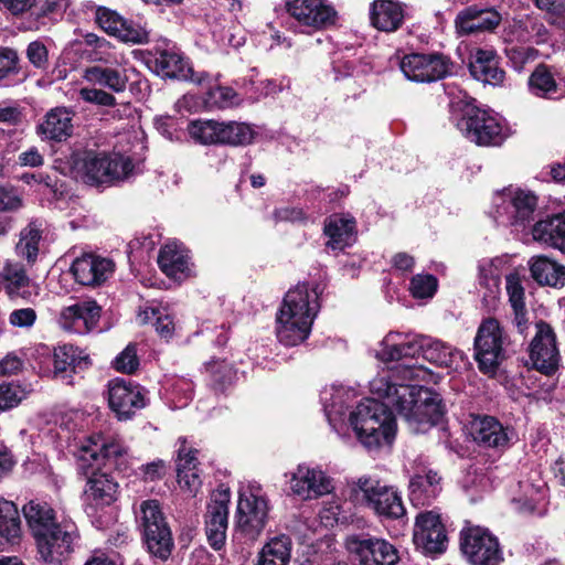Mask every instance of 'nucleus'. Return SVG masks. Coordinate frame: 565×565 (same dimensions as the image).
I'll return each instance as SVG.
<instances>
[{"label":"nucleus","instance_id":"nucleus-6","mask_svg":"<svg viewBox=\"0 0 565 565\" xmlns=\"http://www.w3.org/2000/svg\"><path fill=\"white\" fill-rule=\"evenodd\" d=\"M451 119L471 142L480 147H497L505 140L498 118L477 105L475 98H455L449 104Z\"/></svg>","mask_w":565,"mask_h":565},{"label":"nucleus","instance_id":"nucleus-34","mask_svg":"<svg viewBox=\"0 0 565 565\" xmlns=\"http://www.w3.org/2000/svg\"><path fill=\"white\" fill-rule=\"evenodd\" d=\"M440 481L441 477L434 470H428L425 475H415L409 481L411 500L430 504L441 491Z\"/></svg>","mask_w":565,"mask_h":565},{"label":"nucleus","instance_id":"nucleus-35","mask_svg":"<svg viewBox=\"0 0 565 565\" xmlns=\"http://www.w3.org/2000/svg\"><path fill=\"white\" fill-rule=\"evenodd\" d=\"M209 374V386L215 394H225L234 384L236 379V369L225 359H212L204 363Z\"/></svg>","mask_w":565,"mask_h":565},{"label":"nucleus","instance_id":"nucleus-5","mask_svg":"<svg viewBox=\"0 0 565 565\" xmlns=\"http://www.w3.org/2000/svg\"><path fill=\"white\" fill-rule=\"evenodd\" d=\"M71 164L85 184L96 188L109 186L127 179L135 168L129 157L93 149L74 152Z\"/></svg>","mask_w":565,"mask_h":565},{"label":"nucleus","instance_id":"nucleus-52","mask_svg":"<svg viewBox=\"0 0 565 565\" xmlns=\"http://www.w3.org/2000/svg\"><path fill=\"white\" fill-rule=\"evenodd\" d=\"M236 97L237 94L232 87L215 86L209 89L206 103L213 104L218 108H225L232 105Z\"/></svg>","mask_w":565,"mask_h":565},{"label":"nucleus","instance_id":"nucleus-7","mask_svg":"<svg viewBox=\"0 0 565 565\" xmlns=\"http://www.w3.org/2000/svg\"><path fill=\"white\" fill-rule=\"evenodd\" d=\"M141 61L162 79L188 82L201 85L209 78L205 72H195L193 64L175 44L168 40L157 41L140 52Z\"/></svg>","mask_w":565,"mask_h":565},{"label":"nucleus","instance_id":"nucleus-46","mask_svg":"<svg viewBox=\"0 0 565 565\" xmlns=\"http://www.w3.org/2000/svg\"><path fill=\"white\" fill-rule=\"evenodd\" d=\"M315 475L310 468L298 466L297 472L292 473L290 488L294 494L302 499H311Z\"/></svg>","mask_w":565,"mask_h":565},{"label":"nucleus","instance_id":"nucleus-30","mask_svg":"<svg viewBox=\"0 0 565 565\" xmlns=\"http://www.w3.org/2000/svg\"><path fill=\"white\" fill-rule=\"evenodd\" d=\"M160 270L173 280H184L191 276L188 250L177 243L162 246L158 255Z\"/></svg>","mask_w":565,"mask_h":565},{"label":"nucleus","instance_id":"nucleus-63","mask_svg":"<svg viewBox=\"0 0 565 565\" xmlns=\"http://www.w3.org/2000/svg\"><path fill=\"white\" fill-rule=\"evenodd\" d=\"M177 481L182 489H186L194 494L201 487V479L196 469L177 468Z\"/></svg>","mask_w":565,"mask_h":565},{"label":"nucleus","instance_id":"nucleus-12","mask_svg":"<svg viewBox=\"0 0 565 565\" xmlns=\"http://www.w3.org/2000/svg\"><path fill=\"white\" fill-rule=\"evenodd\" d=\"M399 67L409 81L417 83H434L456 74V63L443 52L405 54Z\"/></svg>","mask_w":565,"mask_h":565},{"label":"nucleus","instance_id":"nucleus-58","mask_svg":"<svg viewBox=\"0 0 565 565\" xmlns=\"http://www.w3.org/2000/svg\"><path fill=\"white\" fill-rule=\"evenodd\" d=\"M140 475L143 481L154 482L162 480L168 472V465L162 459H156L151 462L141 465Z\"/></svg>","mask_w":565,"mask_h":565},{"label":"nucleus","instance_id":"nucleus-62","mask_svg":"<svg viewBox=\"0 0 565 565\" xmlns=\"http://www.w3.org/2000/svg\"><path fill=\"white\" fill-rule=\"evenodd\" d=\"M26 57L36 68H45L47 66V49L39 41H33L28 45Z\"/></svg>","mask_w":565,"mask_h":565},{"label":"nucleus","instance_id":"nucleus-57","mask_svg":"<svg viewBox=\"0 0 565 565\" xmlns=\"http://www.w3.org/2000/svg\"><path fill=\"white\" fill-rule=\"evenodd\" d=\"M79 95L84 102L98 106L114 107L117 104L115 96L103 89L85 87L79 90Z\"/></svg>","mask_w":565,"mask_h":565},{"label":"nucleus","instance_id":"nucleus-43","mask_svg":"<svg viewBox=\"0 0 565 565\" xmlns=\"http://www.w3.org/2000/svg\"><path fill=\"white\" fill-rule=\"evenodd\" d=\"M455 354L447 343L426 337L422 356L429 363L440 367H451Z\"/></svg>","mask_w":565,"mask_h":565},{"label":"nucleus","instance_id":"nucleus-33","mask_svg":"<svg viewBox=\"0 0 565 565\" xmlns=\"http://www.w3.org/2000/svg\"><path fill=\"white\" fill-rule=\"evenodd\" d=\"M532 278L541 286L562 288L565 286V266L547 256L540 255L530 260Z\"/></svg>","mask_w":565,"mask_h":565},{"label":"nucleus","instance_id":"nucleus-2","mask_svg":"<svg viewBox=\"0 0 565 565\" xmlns=\"http://www.w3.org/2000/svg\"><path fill=\"white\" fill-rule=\"evenodd\" d=\"M22 513L40 558L61 565L74 551V533L57 522L55 510L46 501L30 500L22 507Z\"/></svg>","mask_w":565,"mask_h":565},{"label":"nucleus","instance_id":"nucleus-27","mask_svg":"<svg viewBox=\"0 0 565 565\" xmlns=\"http://www.w3.org/2000/svg\"><path fill=\"white\" fill-rule=\"evenodd\" d=\"M75 113L65 106L51 108L44 116L36 131L42 139L64 141L73 135V117Z\"/></svg>","mask_w":565,"mask_h":565},{"label":"nucleus","instance_id":"nucleus-51","mask_svg":"<svg viewBox=\"0 0 565 565\" xmlns=\"http://www.w3.org/2000/svg\"><path fill=\"white\" fill-rule=\"evenodd\" d=\"M21 180L26 184H43L46 186L50 192L57 198V195H62V191L60 186H62L61 180L56 175H50L43 172H32V173H23Z\"/></svg>","mask_w":565,"mask_h":565},{"label":"nucleus","instance_id":"nucleus-31","mask_svg":"<svg viewBox=\"0 0 565 565\" xmlns=\"http://www.w3.org/2000/svg\"><path fill=\"white\" fill-rule=\"evenodd\" d=\"M21 536L22 521L18 505L13 501L0 498V552L19 544Z\"/></svg>","mask_w":565,"mask_h":565},{"label":"nucleus","instance_id":"nucleus-23","mask_svg":"<svg viewBox=\"0 0 565 565\" xmlns=\"http://www.w3.org/2000/svg\"><path fill=\"white\" fill-rule=\"evenodd\" d=\"M468 70L471 77L483 85L501 86L507 76L502 58L494 49H475L469 57Z\"/></svg>","mask_w":565,"mask_h":565},{"label":"nucleus","instance_id":"nucleus-21","mask_svg":"<svg viewBox=\"0 0 565 565\" xmlns=\"http://www.w3.org/2000/svg\"><path fill=\"white\" fill-rule=\"evenodd\" d=\"M269 504L265 495L249 492L239 493L237 503V526L248 539L255 540L268 522Z\"/></svg>","mask_w":565,"mask_h":565},{"label":"nucleus","instance_id":"nucleus-17","mask_svg":"<svg viewBox=\"0 0 565 565\" xmlns=\"http://www.w3.org/2000/svg\"><path fill=\"white\" fill-rule=\"evenodd\" d=\"M231 490L221 483L212 493L205 513V532L207 542L214 551L225 546Z\"/></svg>","mask_w":565,"mask_h":565},{"label":"nucleus","instance_id":"nucleus-26","mask_svg":"<svg viewBox=\"0 0 565 565\" xmlns=\"http://www.w3.org/2000/svg\"><path fill=\"white\" fill-rule=\"evenodd\" d=\"M323 234L329 238L326 247L343 250L355 242L356 220L350 213H333L324 220Z\"/></svg>","mask_w":565,"mask_h":565},{"label":"nucleus","instance_id":"nucleus-10","mask_svg":"<svg viewBox=\"0 0 565 565\" xmlns=\"http://www.w3.org/2000/svg\"><path fill=\"white\" fill-rule=\"evenodd\" d=\"M459 550L469 565H501L504 554L488 527L468 523L459 532Z\"/></svg>","mask_w":565,"mask_h":565},{"label":"nucleus","instance_id":"nucleus-64","mask_svg":"<svg viewBox=\"0 0 565 565\" xmlns=\"http://www.w3.org/2000/svg\"><path fill=\"white\" fill-rule=\"evenodd\" d=\"M36 312L32 308H22L13 310L10 313L9 321L14 327L28 328L34 324Z\"/></svg>","mask_w":565,"mask_h":565},{"label":"nucleus","instance_id":"nucleus-22","mask_svg":"<svg viewBox=\"0 0 565 565\" xmlns=\"http://www.w3.org/2000/svg\"><path fill=\"white\" fill-rule=\"evenodd\" d=\"M502 20V14L494 7L475 3L467 6L457 13L455 28L461 36L494 33Z\"/></svg>","mask_w":565,"mask_h":565},{"label":"nucleus","instance_id":"nucleus-45","mask_svg":"<svg viewBox=\"0 0 565 565\" xmlns=\"http://www.w3.org/2000/svg\"><path fill=\"white\" fill-rule=\"evenodd\" d=\"M438 289V279L431 274H417L411 278L409 292L415 299L434 297Z\"/></svg>","mask_w":565,"mask_h":565},{"label":"nucleus","instance_id":"nucleus-39","mask_svg":"<svg viewBox=\"0 0 565 565\" xmlns=\"http://www.w3.org/2000/svg\"><path fill=\"white\" fill-rule=\"evenodd\" d=\"M4 289L11 299H28L31 296L30 278L23 266L8 265L2 273Z\"/></svg>","mask_w":565,"mask_h":565},{"label":"nucleus","instance_id":"nucleus-50","mask_svg":"<svg viewBox=\"0 0 565 565\" xmlns=\"http://www.w3.org/2000/svg\"><path fill=\"white\" fill-rule=\"evenodd\" d=\"M82 318L81 303L76 302L62 309L60 320L64 329L82 333Z\"/></svg>","mask_w":565,"mask_h":565},{"label":"nucleus","instance_id":"nucleus-37","mask_svg":"<svg viewBox=\"0 0 565 565\" xmlns=\"http://www.w3.org/2000/svg\"><path fill=\"white\" fill-rule=\"evenodd\" d=\"M425 341L426 337L414 335L405 339L401 343L388 344L386 342L380 352V359L387 363L399 361L404 358L419 356L423 354Z\"/></svg>","mask_w":565,"mask_h":565},{"label":"nucleus","instance_id":"nucleus-32","mask_svg":"<svg viewBox=\"0 0 565 565\" xmlns=\"http://www.w3.org/2000/svg\"><path fill=\"white\" fill-rule=\"evenodd\" d=\"M532 234L535 241L565 252V211L548 215L546 218L536 222Z\"/></svg>","mask_w":565,"mask_h":565},{"label":"nucleus","instance_id":"nucleus-44","mask_svg":"<svg viewBox=\"0 0 565 565\" xmlns=\"http://www.w3.org/2000/svg\"><path fill=\"white\" fill-rule=\"evenodd\" d=\"M97 450H92L90 457L94 460L102 459L104 466H107L110 461L121 456L125 450L128 449L122 441L116 438L105 439L102 435L92 436L88 439Z\"/></svg>","mask_w":565,"mask_h":565},{"label":"nucleus","instance_id":"nucleus-28","mask_svg":"<svg viewBox=\"0 0 565 565\" xmlns=\"http://www.w3.org/2000/svg\"><path fill=\"white\" fill-rule=\"evenodd\" d=\"M92 365L90 358L84 350L71 343L54 348V374L62 379H72L73 374L84 371Z\"/></svg>","mask_w":565,"mask_h":565},{"label":"nucleus","instance_id":"nucleus-55","mask_svg":"<svg viewBox=\"0 0 565 565\" xmlns=\"http://www.w3.org/2000/svg\"><path fill=\"white\" fill-rule=\"evenodd\" d=\"M21 393L20 386L12 383L0 384V412L17 407L22 401Z\"/></svg>","mask_w":565,"mask_h":565},{"label":"nucleus","instance_id":"nucleus-18","mask_svg":"<svg viewBox=\"0 0 565 565\" xmlns=\"http://www.w3.org/2000/svg\"><path fill=\"white\" fill-rule=\"evenodd\" d=\"M536 333L531 341L529 355L532 366L540 373L551 376L559 366V350L554 329L550 323L540 320L535 323Z\"/></svg>","mask_w":565,"mask_h":565},{"label":"nucleus","instance_id":"nucleus-61","mask_svg":"<svg viewBox=\"0 0 565 565\" xmlns=\"http://www.w3.org/2000/svg\"><path fill=\"white\" fill-rule=\"evenodd\" d=\"M507 292L512 308L525 306L524 288L518 276L509 275L507 277Z\"/></svg>","mask_w":565,"mask_h":565},{"label":"nucleus","instance_id":"nucleus-41","mask_svg":"<svg viewBox=\"0 0 565 565\" xmlns=\"http://www.w3.org/2000/svg\"><path fill=\"white\" fill-rule=\"evenodd\" d=\"M513 224L525 227L534 221L537 196L531 192L518 190L512 198Z\"/></svg>","mask_w":565,"mask_h":565},{"label":"nucleus","instance_id":"nucleus-56","mask_svg":"<svg viewBox=\"0 0 565 565\" xmlns=\"http://www.w3.org/2000/svg\"><path fill=\"white\" fill-rule=\"evenodd\" d=\"M67 0H33L32 15L35 19L62 13Z\"/></svg>","mask_w":565,"mask_h":565},{"label":"nucleus","instance_id":"nucleus-24","mask_svg":"<svg viewBox=\"0 0 565 565\" xmlns=\"http://www.w3.org/2000/svg\"><path fill=\"white\" fill-rule=\"evenodd\" d=\"M70 271L77 284L97 287L114 271V262L94 254H84L74 259Z\"/></svg>","mask_w":565,"mask_h":565},{"label":"nucleus","instance_id":"nucleus-49","mask_svg":"<svg viewBox=\"0 0 565 565\" xmlns=\"http://www.w3.org/2000/svg\"><path fill=\"white\" fill-rule=\"evenodd\" d=\"M115 36L119 38L124 42L131 43H143L148 41L147 30L132 20L127 19H125V25L119 26Z\"/></svg>","mask_w":565,"mask_h":565},{"label":"nucleus","instance_id":"nucleus-4","mask_svg":"<svg viewBox=\"0 0 565 565\" xmlns=\"http://www.w3.org/2000/svg\"><path fill=\"white\" fill-rule=\"evenodd\" d=\"M349 423L358 440L369 450L391 446L397 431L392 409L375 398H364L350 413Z\"/></svg>","mask_w":565,"mask_h":565},{"label":"nucleus","instance_id":"nucleus-11","mask_svg":"<svg viewBox=\"0 0 565 565\" xmlns=\"http://www.w3.org/2000/svg\"><path fill=\"white\" fill-rule=\"evenodd\" d=\"M504 340V331L498 319L488 317L481 321L473 341L475 360L481 373L495 374L508 358Z\"/></svg>","mask_w":565,"mask_h":565},{"label":"nucleus","instance_id":"nucleus-53","mask_svg":"<svg viewBox=\"0 0 565 565\" xmlns=\"http://www.w3.org/2000/svg\"><path fill=\"white\" fill-rule=\"evenodd\" d=\"M18 62L19 57L13 49L0 46V82L19 73Z\"/></svg>","mask_w":565,"mask_h":565},{"label":"nucleus","instance_id":"nucleus-42","mask_svg":"<svg viewBox=\"0 0 565 565\" xmlns=\"http://www.w3.org/2000/svg\"><path fill=\"white\" fill-rule=\"evenodd\" d=\"M530 90L537 97L553 98L557 93V83L550 71V67L541 63L529 77Z\"/></svg>","mask_w":565,"mask_h":565},{"label":"nucleus","instance_id":"nucleus-16","mask_svg":"<svg viewBox=\"0 0 565 565\" xmlns=\"http://www.w3.org/2000/svg\"><path fill=\"white\" fill-rule=\"evenodd\" d=\"M472 440L483 449L503 452L513 444L514 428L503 425L497 417L486 414L473 415L469 423Z\"/></svg>","mask_w":565,"mask_h":565},{"label":"nucleus","instance_id":"nucleus-15","mask_svg":"<svg viewBox=\"0 0 565 565\" xmlns=\"http://www.w3.org/2000/svg\"><path fill=\"white\" fill-rule=\"evenodd\" d=\"M448 534L439 513L419 512L416 516L413 542L417 551L425 556L436 558L448 547Z\"/></svg>","mask_w":565,"mask_h":565},{"label":"nucleus","instance_id":"nucleus-13","mask_svg":"<svg viewBox=\"0 0 565 565\" xmlns=\"http://www.w3.org/2000/svg\"><path fill=\"white\" fill-rule=\"evenodd\" d=\"M354 492H362L365 505L384 520H397L406 514V509L397 490L383 484L379 479L361 477L355 482Z\"/></svg>","mask_w":565,"mask_h":565},{"label":"nucleus","instance_id":"nucleus-1","mask_svg":"<svg viewBox=\"0 0 565 565\" xmlns=\"http://www.w3.org/2000/svg\"><path fill=\"white\" fill-rule=\"evenodd\" d=\"M385 396L391 399L397 413L404 417L409 428L426 433L441 424L447 408L441 395L423 385L386 383Z\"/></svg>","mask_w":565,"mask_h":565},{"label":"nucleus","instance_id":"nucleus-9","mask_svg":"<svg viewBox=\"0 0 565 565\" xmlns=\"http://www.w3.org/2000/svg\"><path fill=\"white\" fill-rule=\"evenodd\" d=\"M139 530L147 552L151 556L167 562L174 550V540L158 500L149 499L141 502Z\"/></svg>","mask_w":565,"mask_h":565},{"label":"nucleus","instance_id":"nucleus-60","mask_svg":"<svg viewBox=\"0 0 565 565\" xmlns=\"http://www.w3.org/2000/svg\"><path fill=\"white\" fill-rule=\"evenodd\" d=\"M273 218H274L275 223L306 222L307 214L301 207H298V206H282V207H277L274 210Z\"/></svg>","mask_w":565,"mask_h":565},{"label":"nucleus","instance_id":"nucleus-25","mask_svg":"<svg viewBox=\"0 0 565 565\" xmlns=\"http://www.w3.org/2000/svg\"><path fill=\"white\" fill-rule=\"evenodd\" d=\"M84 493L88 507L103 510L118 500L120 490L111 473L96 469L87 478Z\"/></svg>","mask_w":565,"mask_h":565},{"label":"nucleus","instance_id":"nucleus-14","mask_svg":"<svg viewBox=\"0 0 565 565\" xmlns=\"http://www.w3.org/2000/svg\"><path fill=\"white\" fill-rule=\"evenodd\" d=\"M344 545L360 565H396L399 562L395 545L370 533L350 534L345 537Z\"/></svg>","mask_w":565,"mask_h":565},{"label":"nucleus","instance_id":"nucleus-48","mask_svg":"<svg viewBox=\"0 0 565 565\" xmlns=\"http://www.w3.org/2000/svg\"><path fill=\"white\" fill-rule=\"evenodd\" d=\"M96 23L109 35H116L119 26L125 25V19L116 11L105 7H98L95 17Z\"/></svg>","mask_w":565,"mask_h":565},{"label":"nucleus","instance_id":"nucleus-29","mask_svg":"<svg viewBox=\"0 0 565 565\" xmlns=\"http://www.w3.org/2000/svg\"><path fill=\"white\" fill-rule=\"evenodd\" d=\"M404 19L405 11L398 0H374L370 4V23L381 32H396L402 28Z\"/></svg>","mask_w":565,"mask_h":565},{"label":"nucleus","instance_id":"nucleus-59","mask_svg":"<svg viewBox=\"0 0 565 565\" xmlns=\"http://www.w3.org/2000/svg\"><path fill=\"white\" fill-rule=\"evenodd\" d=\"M533 51V49L518 45L505 47L504 50L511 66L519 72L523 70L525 63L532 57Z\"/></svg>","mask_w":565,"mask_h":565},{"label":"nucleus","instance_id":"nucleus-40","mask_svg":"<svg viewBox=\"0 0 565 565\" xmlns=\"http://www.w3.org/2000/svg\"><path fill=\"white\" fill-rule=\"evenodd\" d=\"M42 239V222L31 221L20 234V241L17 245L18 252L28 263L33 264L39 255V244Z\"/></svg>","mask_w":565,"mask_h":565},{"label":"nucleus","instance_id":"nucleus-3","mask_svg":"<svg viewBox=\"0 0 565 565\" xmlns=\"http://www.w3.org/2000/svg\"><path fill=\"white\" fill-rule=\"evenodd\" d=\"M319 286L298 284L289 289L276 315V334L280 343L296 347L311 333L313 320L319 311Z\"/></svg>","mask_w":565,"mask_h":565},{"label":"nucleus","instance_id":"nucleus-47","mask_svg":"<svg viewBox=\"0 0 565 565\" xmlns=\"http://www.w3.org/2000/svg\"><path fill=\"white\" fill-rule=\"evenodd\" d=\"M113 366L116 371L132 374L139 367L136 343H129L114 360Z\"/></svg>","mask_w":565,"mask_h":565},{"label":"nucleus","instance_id":"nucleus-36","mask_svg":"<svg viewBox=\"0 0 565 565\" xmlns=\"http://www.w3.org/2000/svg\"><path fill=\"white\" fill-rule=\"evenodd\" d=\"M85 78L103 87H107L115 93L125 92L128 83V76L125 70L94 65L85 70Z\"/></svg>","mask_w":565,"mask_h":565},{"label":"nucleus","instance_id":"nucleus-8","mask_svg":"<svg viewBox=\"0 0 565 565\" xmlns=\"http://www.w3.org/2000/svg\"><path fill=\"white\" fill-rule=\"evenodd\" d=\"M186 131L195 143L202 146L246 147L254 142L256 131L246 122L215 119H194Z\"/></svg>","mask_w":565,"mask_h":565},{"label":"nucleus","instance_id":"nucleus-20","mask_svg":"<svg viewBox=\"0 0 565 565\" xmlns=\"http://www.w3.org/2000/svg\"><path fill=\"white\" fill-rule=\"evenodd\" d=\"M286 12L300 25L322 30L335 24L338 13L327 0H286Z\"/></svg>","mask_w":565,"mask_h":565},{"label":"nucleus","instance_id":"nucleus-54","mask_svg":"<svg viewBox=\"0 0 565 565\" xmlns=\"http://www.w3.org/2000/svg\"><path fill=\"white\" fill-rule=\"evenodd\" d=\"M79 303L83 315V329L85 332H89L96 328L99 322L102 307L95 300L81 301Z\"/></svg>","mask_w":565,"mask_h":565},{"label":"nucleus","instance_id":"nucleus-38","mask_svg":"<svg viewBox=\"0 0 565 565\" xmlns=\"http://www.w3.org/2000/svg\"><path fill=\"white\" fill-rule=\"evenodd\" d=\"M291 540L287 535L271 539L260 551L257 565H287L290 561Z\"/></svg>","mask_w":565,"mask_h":565},{"label":"nucleus","instance_id":"nucleus-19","mask_svg":"<svg viewBox=\"0 0 565 565\" xmlns=\"http://www.w3.org/2000/svg\"><path fill=\"white\" fill-rule=\"evenodd\" d=\"M108 405L118 420L131 419L146 406L143 387L131 380L116 377L108 382Z\"/></svg>","mask_w":565,"mask_h":565}]
</instances>
